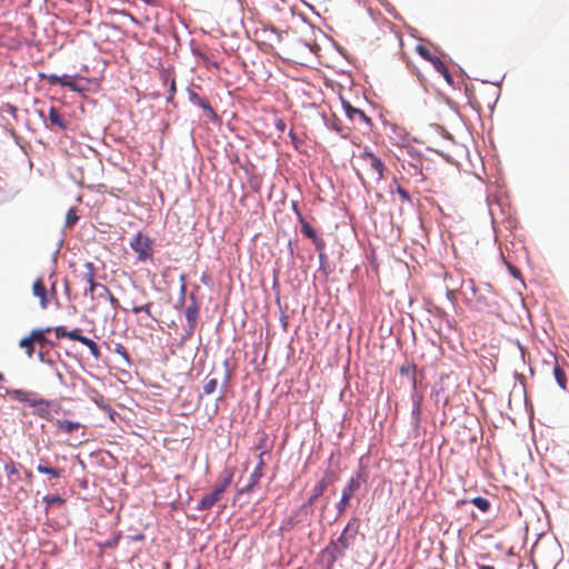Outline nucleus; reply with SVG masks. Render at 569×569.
Here are the masks:
<instances>
[{"instance_id":"1","label":"nucleus","mask_w":569,"mask_h":569,"mask_svg":"<svg viewBox=\"0 0 569 569\" xmlns=\"http://www.w3.org/2000/svg\"><path fill=\"white\" fill-rule=\"evenodd\" d=\"M3 389L6 395L11 396L17 401L26 403L28 407L32 408V413L38 416L39 418L51 420V407H57V409H61V405L58 400L39 397L36 391L26 389Z\"/></svg>"},{"instance_id":"2","label":"nucleus","mask_w":569,"mask_h":569,"mask_svg":"<svg viewBox=\"0 0 569 569\" xmlns=\"http://www.w3.org/2000/svg\"><path fill=\"white\" fill-rule=\"evenodd\" d=\"M466 302L478 312L496 313L500 309L498 293L488 282H481L480 289L473 290V300L466 298Z\"/></svg>"},{"instance_id":"3","label":"nucleus","mask_w":569,"mask_h":569,"mask_svg":"<svg viewBox=\"0 0 569 569\" xmlns=\"http://www.w3.org/2000/svg\"><path fill=\"white\" fill-rule=\"evenodd\" d=\"M50 327H39L33 328L30 332L22 337L18 346L20 349L24 350L28 358H32L36 353V346L40 347L39 351H43L46 347L54 348L57 343L47 337V333H50Z\"/></svg>"},{"instance_id":"4","label":"nucleus","mask_w":569,"mask_h":569,"mask_svg":"<svg viewBox=\"0 0 569 569\" xmlns=\"http://www.w3.org/2000/svg\"><path fill=\"white\" fill-rule=\"evenodd\" d=\"M84 268L87 272L81 276V279L88 283V287L84 289L83 295L93 293L98 290L97 297L99 299H108L113 309L119 307V300L111 293L109 288L100 282L94 281V264L91 261L84 262Z\"/></svg>"},{"instance_id":"5","label":"nucleus","mask_w":569,"mask_h":569,"mask_svg":"<svg viewBox=\"0 0 569 569\" xmlns=\"http://www.w3.org/2000/svg\"><path fill=\"white\" fill-rule=\"evenodd\" d=\"M367 481L366 475L359 470L347 482L342 489L340 500L336 505L337 516L335 520L340 518L350 505V500L355 493L361 488L362 483Z\"/></svg>"},{"instance_id":"6","label":"nucleus","mask_w":569,"mask_h":569,"mask_svg":"<svg viewBox=\"0 0 569 569\" xmlns=\"http://www.w3.org/2000/svg\"><path fill=\"white\" fill-rule=\"evenodd\" d=\"M333 460V455H331L328 459V468L325 469L322 477L317 481V483L311 489L310 496L308 497L309 502L313 505L319 500L320 497L338 480L339 473L338 470L331 467Z\"/></svg>"},{"instance_id":"7","label":"nucleus","mask_w":569,"mask_h":569,"mask_svg":"<svg viewBox=\"0 0 569 569\" xmlns=\"http://www.w3.org/2000/svg\"><path fill=\"white\" fill-rule=\"evenodd\" d=\"M190 305L187 306L184 310L187 325L183 328V333L180 337L178 346H183L194 333V329L198 323L199 318V303L197 300V296L191 292L189 295Z\"/></svg>"},{"instance_id":"8","label":"nucleus","mask_w":569,"mask_h":569,"mask_svg":"<svg viewBox=\"0 0 569 569\" xmlns=\"http://www.w3.org/2000/svg\"><path fill=\"white\" fill-rule=\"evenodd\" d=\"M37 113L42 119L44 127L51 131H66L69 129L70 122L64 118L59 108L51 106L48 113L43 109H38Z\"/></svg>"},{"instance_id":"9","label":"nucleus","mask_w":569,"mask_h":569,"mask_svg":"<svg viewBox=\"0 0 569 569\" xmlns=\"http://www.w3.org/2000/svg\"><path fill=\"white\" fill-rule=\"evenodd\" d=\"M346 555V550L339 547L333 539H331L328 545L321 549L318 553L317 562L321 566V569H333L335 563L343 558Z\"/></svg>"},{"instance_id":"10","label":"nucleus","mask_w":569,"mask_h":569,"mask_svg":"<svg viewBox=\"0 0 569 569\" xmlns=\"http://www.w3.org/2000/svg\"><path fill=\"white\" fill-rule=\"evenodd\" d=\"M451 378L449 375H441L439 379L432 385L430 398L435 401L436 406L445 411L446 407L450 402V396L447 395L449 389V382Z\"/></svg>"},{"instance_id":"11","label":"nucleus","mask_w":569,"mask_h":569,"mask_svg":"<svg viewBox=\"0 0 569 569\" xmlns=\"http://www.w3.org/2000/svg\"><path fill=\"white\" fill-rule=\"evenodd\" d=\"M360 530V519L358 517H352L349 519L341 533L337 539H333L339 547L345 550H348L353 546L356 538Z\"/></svg>"},{"instance_id":"12","label":"nucleus","mask_w":569,"mask_h":569,"mask_svg":"<svg viewBox=\"0 0 569 569\" xmlns=\"http://www.w3.org/2000/svg\"><path fill=\"white\" fill-rule=\"evenodd\" d=\"M78 79H81L83 80L84 78L81 77L80 74L76 73L73 76H69L67 73H63L61 76L59 74H56V73H50L48 77H47V81L49 82L50 86H61V87H66V88H69L71 91L73 92H78V93H84L87 92L88 88L87 87H83V86H79L77 83V80Z\"/></svg>"},{"instance_id":"13","label":"nucleus","mask_w":569,"mask_h":569,"mask_svg":"<svg viewBox=\"0 0 569 569\" xmlns=\"http://www.w3.org/2000/svg\"><path fill=\"white\" fill-rule=\"evenodd\" d=\"M152 244L153 240L142 232H138L130 241V248L137 253L140 261H146L152 257Z\"/></svg>"},{"instance_id":"14","label":"nucleus","mask_w":569,"mask_h":569,"mask_svg":"<svg viewBox=\"0 0 569 569\" xmlns=\"http://www.w3.org/2000/svg\"><path fill=\"white\" fill-rule=\"evenodd\" d=\"M187 92L190 103L200 108L209 120L213 122L219 120V116L217 114V112L214 111V109L212 108L207 98L199 96L194 90H192L189 87L187 88Z\"/></svg>"},{"instance_id":"15","label":"nucleus","mask_w":569,"mask_h":569,"mask_svg":"<svg viewBox=\"0 0 569 569\" xmlns=\"http://www.w3.org/2000/svg\"><path fill=\"white\" fill-rule=\"evenodd\" d=\"M313 503L307 499L300 506L293 508L289 515L296 526L307 522L310 526V517L315 512Z\"/></svg>"},{"instance_id":"16","label":"nucleus","mask_w":569,"mask_h":569,"mask_svg":"<svg viewBox=\"0 0 569 569\" xmlns=\"http://www.w3.org/2000/svg\"><path fill=\"white\" fill-rule=\"evenodd\" d=\"M412 409H411V427L416 437H419L421 415H422V396L412 393Z\"/></svg>"},{"instance_id":"17","label":"nucleus","mask_w":569,"mask_h":569,"mask_svg":"<svg viewBox=\"0 0 569 569\" xmlns=\"http://www.w3.org/2000/svg\"><path fill=\"white\" fill-rule=\"evenodd\" d=\"M264 453H266V450L260 452L259 461H258L257 466L254 467L252 473L250 475L249 482L247 483V486H244L243 488H240L238 490L239 496L251 491L259 483L260 479L263 476L262 468L264 466V461H263Z\"/></svg>"},{"instance_id":"18","label":"nucleus","mask_w":569,"mask_h":569,"mask_svg":"<svg viewBox=\"0 0 569 569\" xmlns=\"http://www.w3.org/2000/svg\"><path fill=\"white\" fill-rule=\"evenodd\" d=\"M340 101L348 119L353 120L356 117H359L361 121L371 126V119L360 108L353 107L350 101L342 96H340Z\"/></svg>"},{"instance_id":"19","label":"nucleus","mask_w":569,"mask_h":569,"mask_svg":"<svg viewBox=\"0 0 569 569\" xmlns=\"http://www.w3.org/2000/svg\"><path fill=\"white\" fill-rule=\"evenodd\" d=\"M51 332L56 333L57 339H70L72 341H82V330L80 328H74L72 330H67L64 326H56L50 327Z\"/></svg>"},{"instance_id":"20","label":"nucleus","mask_w":569,"mask_h":569,"mask_svg":"<svg viewBox=\"0 0 569 569\" xmlns=\"http://www.w3.org/2000/svg\"><path fill=\"white\" fill-rule=\"evenodd\" d=\"M222 497V493L219 492L217 489H212L211 492L204 495L201 500L197 503L196 510L197 511H204L211 509L216 502H218Z\"/></svg>"},{"instance_id":"21","label":"nucleus","mask_w":569,"mask_h":569,"mask_svg":"<svg viewBox=\"0 0 569 569\" xmlns=\"http://www.w3.org/2000/svg\"><path fill=\"white\" fill-rule=\"evenodd\" d=\"M32 293L34 297L39 298L40 307L42 309H47V307L49 305V300L47 297V288L41 278H38L33 281Z\"/></svg>"},{"instance_id":"22","label":"nucleus","mask_w":569,"mask_h":569,"mask_svg":"<svg viewBox=\"0 0 569 569\" xmlns=\"http://www.w3.org/2000/svg\"><path fill=\"white\" fill-rule=\"evenodd\" d=\"M401 167L410 176L417 177L418 181H423L426 179V177L423 174L422 160L408 161L407 163L402 162Z\"/></svg>"},{"instance_id":"23","label":"nucleus","mask_w":569,"mask_h":569,"mask_svg":"<svg viewBox=\"0 0 569 569\" xmlns=\"http://www.w3.org/2000/svg\"><path fill=\"white\" fill-rule=\"evenodd\" d=\"M37 358H38L39 362H41L43 365H47L48 367L53 369L56 378H57L58 382L60 383V386H63V387L67 386V382H66L62 373L57 368L56 360H53L52 358H46L43 351H39L38 355H37Z\"/></svg>"},{"instance_id":"24","label":"nucleus","mask_w":569,"mask_h":569,"mask_svg":"<svg viewBox=\"0 0 569 569\" xmlns=\"http://www.w3.org/2000/svg\"><path fill=\"white\" fill-rule=\"evenodd\" d=\"M431 64L435 68V70L442 76L447 84L455 87V80L452 74L450 73L449 69L446 67V64L439 57L435 58V61H432Z\"/></svg>"},{"instance_id":"25","label":"nucleus","mask_w":569,"mask_h":569,"mask_svg":"<svg viewBox=\"0 0 569 569\" xmlns=\"http://www.w3.org/2000/svg\"><path fill=\"white\" fill-rule=\"evenodd\" d=\"M234 476V470L232 468L226 467L221 473L220 482L214 487L222 495L227 490V488L231 485Z\"/></svg>"},{"instance_id":"26","label":"nucleus","mask_w":569,"mask_h":569,"mask_svg":"<svg viewBox=\"0 0 569 569\" xmlns=\"http://www.w3.org/2000/svg\"><path fill=\"white\" fill-rule=\"evenodd\" d=\"M20 468H22V466L20 463L14 462L11 459L4 463V471L10 482L21 480Z\"/></svg>"},{"instance_id":"27","label":"nucleus","mask_w":569,"mask_h":569,"mask_svg":"<svg viewBox=\"0 0 569 569\" xmlns=\"http://www.w3.org/2000/svg\"><path fill=\"white\" fill-rule=\"evenodd\" d=\"M322 119H323V122L327 128L338 132L342 138H345L347 136L345 133V128L341 124V121L335 114H330V116L323 114Z\"/></svg>"},{"instance_id":"28","label":"nucleus","mask_w":569,"mask_h":569,"mask_svg":"<svg viewBox=\"0 0 569 569\" xmlns=\"http://www.w3.org/2000/svg\"><path fill=\"white\" fill-rule=\"evenodd\" d=\"M468 501L462 499L457 501V506L467 503ZM476 508H478L481 512H488L490 510L491 503L490 501L481 496L473 497L470 501Z\"/></svg>"},{"instance_id":"29","label":"nucleus","mask_w":569,"mask_h":569,"mask_svg":"<svg viewBox=\"0 0 569 569\" xmlns=\"http://www.w3.org/2000/svg\"><path fill=\"white\" fill-rule=\"evenodd\" d=\"M121 539H122V532L116 531L109 539H107L104 541L97 542V546L101 550L116 549L119 546V542Z\"/></svg>"},{"instance_id":"30","label":"nucleus","mask_w":569,"mask_h":569,"mask_svg":"<svg viewBox=\"0 0 569 569\" xmlns=\"http://www.w3.org/2000/svg\"><path fill=\"white\" fill-rule=\"evenodd\" d=\"M161 78H162L163 83L169 82V91H168V96H167L166 100H167V102H173L174 94L177 92L176 80H174V78L171 77V74L168 71L162 72Z\"/></svg>"},{"instance_id":"31","label":"nucleus","mask_w":569,"mask_h":569,"mask_svg":"<svg viewBox=\"0 0 569 569\" xmlns=\"http://www.w3.org/2000/svg\"><path fill=\"white\" fill-rule=\"evenodd\" d=\"M37 471L42 475H48L51 478H60L63 473V469L53 468L42 462L37 466Z\"/></svg>"},{"instance_id":"32","label":"nucleus","mask_w":569,"mask_h":569,"mask_svg":"<svg viewBox=\"0 0 569 569\" xmlns=\"http://www.w3.org/2000/svg\"><path fill=\"white\" fill-rule=\"evenodd\" d=\"M54 425L59 428L64 430L68 433H72L73 431L78 430L81 427V423L79 421H72V420H61L57 419Z\"/></svg>"},{"instance_id":"33","label":"nucleus","mask_w":569,"mask_h":569,"mask_svg":"<svg viewBox=\"0 0 569 569\" xmlns=\"http://www.w3.org/2000/svg\"><path fill=\"white\" fill-rule=\"evenodd\" d=\"M79 342L82 343L83 346H86L89 349L91 356L96 360L100 359V357H101L100 348H99L98 343L94 340H92L89 337L82 336V341H79Z\"/></svg>"},{"instance_id":"34","label":"nucleus","mask_w":569,"mask_h":569,"mask_svg":"<svg viewBox=\"0 0 569 569\" xmlns=\"http://www.w3.org/2000/svg\"><path fill=\"white\" fill-rule=\"evenodd\" d=\"M553 376L559 388H561L562 390H567V375L566 371L559 365H556L553 367Z\"/></svg>"},{"instance_id":"35","label":"nucleus","mask_w":569,"mask_h":569,"mask_svg":"<svg viewBox=\"0 0 569 569\" xmlns=\"http://www.w3.org/2000/svg\"><path fill=\"white\" fill-rule=\"evenodd\" d=\"M64 499L60 495H46L42 497V503L46 506V510L54 505H62Z\"/></svg>"},{"instance_id":"36","label":"nucleus","mask_w":569,"mask_h":569,"mask_svg":"<svg viewBox=\"0 0 569 569\" xmlns=\"http://www.w3.org/2000/svg\"><path fill=\"white\" fill-rule=\"evenodd\" d=\"M299 223L301 226L300 231L306 238L312 240L319 236L316 229L306 219Z\"/></svg>"},{"instance_id":"37","label":"nucleus","mask_w":569,"mask_h":569,"mask_svg":"<svg viewBox=\"0 0 569 569\" xmlns=\"http://www.w3.org/2000/svg\"><path fill=\"white\" fill-rule=\"evenodd\" d=\"M370 167L378 173V180H381L383 178V171L386 168L382 160L377 156H372V159L370 160Z\"/></svg>"},{"instance_id":"38","label":"nucleus","mask_w":569,"mask_h":569,"mask_svg":"<svg viewBox=\"0 0 569 569\" xmlns=\"http://www.w3.org/2000/svg\"><path fill=\"white\" fill-rule=\"evenodd\" d=\"M79 219H80V217L77 214L76 208H73V207L70 208L66 213V220H64L66 228L74 227L78 223Z\"/></svg>"},{"instance_id":"39","label":"nucleus","mask_w":569,"mask_h":569,"mask_svg":"<svg viewBox=\"0 0 569 569\" xmlns=\"http://www.w3.org/2000/svg\"><path fill=\"white\" fill-rule=\"evenodd\" d=\"M415 50L423 60H426L430 63H432V61H435V58H438L437 56L431 54L429 49L421 43L417 44Z\"/></svg>"},{"instance_id":"40","label":"nucleus","mask_w":569,"mask_h":569,"mask_svg":"<svg viewBox=\"0 0 569 569\" xmlns=\"http://www.w3.org/2000/svg\"><path fill=\"white\" fill-rule=\"evenodd\" d=\"M113 352H114V353H118L119 356H121V357H122V359L124 360V362H126L129 367H131V366L133 365V362H132V360H131V358H130V356H129V353H128L127 349L123 347V345H122V343H119V342H118V343H116V345H114Z\"/></svg>"},{"instance_id":"41","label":"nucleus","mask_w":569,"mask_h":569,"mask_svg":"<svg viewBox=\"0 0 569 569\" xmlns=\"http://www.w3.org/2000/svg\"><path fill=\"white\" fill-rule=\"evenodd\" d=\"M223 367H224L223 383L221 386V393H220L218 400H221L223 398L227 385H228L229 380L231 379V372L229 369V360L228 359H224Z\"/></svg>"},{"instance_id":"42","label":"nucleus","mask_w":569,"mask_h":569,"mask_svg":"<svg viewBox=\"0 0 569 569\" xmlns=\"http://www.w3.org/2000/svg\"><path fill=\"white\" fill-rule=\"evenodd\" d=\"M180 282H181V284H180V289H179V298H178L176 308L183 306L184 301H186L187 284H186V276L184 274L180 276Z\"/></svg>"},{"instance_id":"43","label":"nucleus","mask_w":569,"mask_h":569,"mask_svg":"<svg viewBox=\"0 0 569 569\" xmlns=\"http://www.w3.org/2000/svg\"><path fill=\"white\" fill-rule=\"evenodd\" d=\"M218 387V380L216 378L208 379L203 385V395H211Z\"/></svg>"},{"instance_id":"44","label":"nucleus","mask_w":569,"mask_h":569,"mask_svg":"<svg viewBox=\"0 0 569 569\" xmlns=\"http://www.w3.org/2000/svg\"><path fill=\"white\" fill-rule=\"evenodd\" d=\"M295 527H296V525L293 523L292 519L288 516L287 518H284L282 520L281 525L279 526V531L280 532H289Z\"/></svg>"},{"instance_id":"45","label":"nucleus","mask_w":569,"mask_h":569,"mask_svg":"<svg viewBox=\"0 0 569 569\" xmlns=\"http://www.w3.org/2000/svg\"><path fill=\"white\" fill-rule=\"evenodd\" d=\"M462 289H465V290L468 289L470 291V293L473 296V290L480 289V283L476 284L475 280L469 278V279L462 281Z\"/></svg>"},{"instance_id":"46","label":"nucleus","mask_w":569,"mask_h":569,"mask_svg":"<svg viewBox=\"0 0 569 569\" xmlns=\"http://www.w3.org/2000/svg\"><path fill=\"white\" fill-rule=\"evenodd\" d=\"M96 403L99 408H101L102 410L108 412V415L110 416V418L112 420H114L113 416L117 415V412L113 410V408L109 403H104L103 399H101L100 401L97 400Z\"/></svg>"},{"instance_id":"47","label":"nucleus","mask_w":569,"mask_h":569,"mask_svg":"<svg viewBox=\"0 0 569 569\" xmlns=\"http://www.w3.org/2000/svg\"><path fill=\"white\" fill-rule=\"evenodd\" d=\"M311 242L313 243L316 250L318 251V254L325 253L323 251H325L326 242L320 236L312 239Z\"/></svg>"},{"instance_id":"48","label":"nucleus","mask_w":569,"mask_h":569,"mask_svg":"<svg viewBox=\"0 0 569 569\" xmlns=\"http://www.w3.org/2000/svg\"><path fill=\"white\" fill-rule=\"evenodd\" d=\"M3 112L10 114L14 120H18V112H19V109L17 106L14 104H11V103H7L4 107H3Z\"/></svg>"},{"instance_id":"49","label":"nucleus","mask_w":569,"mask_h":569,"mask_svg":"<svg viewBox=\"0 0 569 569\" xmlns=\"http://www.w3.org/2000/svg\"><path fill=\"white\" fill-rule=\"evenodd\" d=\"M396 191L400 196L402 201L409 202V203L412 201L410 193L403 187H401L400 184H397Z\"/></svg>"},{"instance_id":"50","label":"nucleus","mask_w":569,"mask_h":569,"mask_svg":"<svg viewBox=\"0 0 569 569\" xmlns=\"http://www.w3.org/2000/svg\"><path fill=\"white\" fill-rule=\"evenodd\" d=\"M407 153L411 158V161L422 160L421 152L419 150H417L416 148H413V147H408L407 148Z\"/></svg>"},{"instance_id":"51","label":"nucleus","mask_w":569,"mask_h":569,"mask_svg":"<svg viewBox=\"0 0 569 569\" xmlns=\"http://www.w3.org/2000/svg\"><path fill=\"white\" fill-rule=\"evenodd\" d=\"M319 270L326 276H328L331 272V270L326 266V254L325 253L319 254Z\"/></svg>"},{"instance_id":"52","label":"nucleus","mask_w":569,"mask_h":569,"mask_svg":"<svg viewBox=\"0 0 569 569\" xmlns=\"http://www.w3.org/2000/svg\"><path fill=\"white\" fill-rule=\"evenodd\" d=\"M289 137H290V140H291L293 147L298 150L300 148V146L303 143L302 139H300L297 136V133L295 132L293 129H290Z\"/></svg>"},{"instance_id":"53","label":"nucleus","mask_w":569,"mask_h":569,"mask_svg":"<svg viewBox=\"0 0 569 569\" xmlns=\"http://www.w3.org/2000/svg\"><path fill=\"white\" fill-rule=\"evenodd\" d=\"M507 268L511 277H513L515 279H521V271L518 267H516L512 263H509Z\"/></svg>"},{"instance_id":"54","label":"nucleus","mask_w":569,"mask_h":569,"mask_svg":"<svg viewBox=\"0 0 569 569\" xmlns=\"http://www.w3.org/2000/svg\"><path fill=\"white\" fill-rule=\"evenodd\" d=\"M411 369H416V366H415V365H409V363L403 365V366H401V367L399 368V373H400L401 376H407V377H409V378H410V376H411Z\"/></svg>"},{"instance_id":"55","label":"nucleus","mask_w":569,"mask_h":569,"mask_svg":"<svg viewBox=\"0 0 569 569\" xmlns=\"http://www.w3.org/2000/svg\"><path fill=\"white\" fill-rule=\"evenodd\" d=\"M292 211L295 212L296 217H297V220L298 222H301L305 220V217L302 214V212L300 211L299 207H298V203L296 201H292Z\"/></svg>"},{"instance_id":"56","label":"nucleus","mask_w":569,"mask_h":569,"mask_svg":"<svg viewBox=\"0 0 569 569\" xmlns=\"http://www.w3.org/2000/svg\"><path fill=\"white\" fill-rule=\"evenodd\" d=\"M274 127L278 131L280 132H284L286 131V128H287V124H286V121L282 119V118H277L274 120Z\"/></svg>"},{"instance_id":"57","label":"nucleus","mask_w":569,"mask_h":569,"mask_svg":"<svg viewBox=\"0 0 569 569\" xmlns=\"http://www.w3.org/2000/svg\"><path fill=\"white\" fill-rule=\"evenodd\" d=\"M439 313L442 316V318L445 319L446 321V325L448 327V329H452V326H453V322L455 320L452 318H450L445 311L442 310H439Z\"/></svg>"},{"instance_id":"58","label":"nucleus","mask_w":569,"mask_h":569,"mask_svg":"<svg viewBox=\"0 0 569 569\" xmlns=\"http://www.w3.org/2000/svg\"><path fill=\"white\" fill-rule=\"evenodd\" d=\"M127 539L130 541H143L146 539V536L142 532H138L136 535L127 536Z\"/></svg>"},{"instance_id":"59","label":"nucleus","mask_w":569,"mask_h":569,"mask_svg":"<svg viewBox=\"0 0 569 569\" xmlns=\"http://www.w3.org/2000/svg\"><path fill=\"white\" fill-rule=\"evenodd\" d=\"M152 307V302H148L146 305H143V310L142 312L146 313L149 318H151L153 321H158L157 318L154 316H152L150 309Z\"/></svg>"},{"instance_id":"60","label":"nucleus","mask_w":569,"mask_h":569,"mask_svg":"<svg viewBox=\"0 0 569 569\" xmlns=\"http://www.w3.org/2000/svg\"><path fill=\"white\" fill-rule=\"evenodd\" d=\"M380 3L386 8V10L390 13V14H393V17L397 19V14L393 13L395 11V8L387 1V0H379Z\"/></svg>"},{"instance_id":"61","label":"nucleus","mask_w":569,"mask_h":569,"mask_svg":"<svg viewBox=\"0 0 569 569\" xmlns=\"http://www.w3.org/2000/svg\"><path fill=\"white\" fill-rule=\"evenodd\" d=\"M380 3L386 8V10L390 13V14H393V17L397 19V14L393 13L395 11V8L387 1V0H379Z\"/></svg>"},{"instance_id":"62","label":"nucleus","mask_w":569,"mask_h":569,"mask_svg":"<svg viewBox=\"0 0 569 569\" xmlns=\"http://www.w3.org/2000/svg\"><path fill=\"white\" fill-rule=\"evenodd\" d=\"M61 244H62V240H60V241H59V247L56 249V251H54V252L52 253V256H51V262H52V264H53V266H56V264H57L58 254H59V252H60V247H61Z\"/></svg>"},{"instance_id":"63","label":"nucleus","mask_w":569,"mask_h":569,"mask_svg":"<svg viewBox=\"0 0 569 569\" xmlns=\"http://www.w3.org/2000/svg\"><path fill=\"white\" fill-rule=\"evenodd\" d=\"M372 156H376L372 151H370L369 149H365L363 152L361 153V157L363 159L366 158H369L370 160L372 159Z\"/></svg>"},{"instance_id":"64","label":"nucleus","mask_w":569,"mask_h":569,"mask_svg":"<svg viewBox=\"0 0 569 569\" xmlns=\"http://www.w3.org/2000/svg\"><path fill=\"white\" fill-rule=\"evenodd\" d=\"M476 566H477V569H496L493 566L482 565V563H479V562H477Z\"/></svg>"}]
</instances>
